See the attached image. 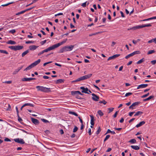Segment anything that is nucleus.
<instances>
[{"mask_svg": "<svg viewBox=\"0 0 156 156\" xmlns=\"http://www.w3.org/2000/svg\"><path fill=\"white\" fill-rule=\"evenodd\" d=\"M67 38L65 39L64 40H63L62 42H59V43L56 44H55L53 45L52 46L49 47L48 48L43 50L44 52H47L48 51H50L51 50H54V49L59 47V46L61 45H62L63 44L65 43L67 41Z\"/></svg>", "mask_w": 156, "mask_h": 156, "instance_id": "obj_1", "label": "nucleus"}, {"mask_svg": "<svg viewBox=\"0 0 156 156\" xmlns=\"http://www.w3.org/2000/svg\"><path fill=\"white\" fill-rule=\"evenodd\" d=\"M74 46L71 45L69 46H65L61 48L59 51L58 53H62L65 51H71L72 50Z\"/></svg>", "mask_w": 156, "mask_h": 156, "instance_id": "obj_2", "label": "nucleus"}, {"mask_svg": "<svg viewBox=\"0 0 156 156\" xmlns=\"http://www.w3.org/2000/svg\"><path fill=\"white\" fill-rule=\"evenodd\" d=\"M151 26V25L150 24H144V25H138L132 28H128V29L127 30H137V29L142 28L144 27H150Z\"/></svg>", "mask_w": 156, "mask_h": 156, "instance_id": "obj_3", "label": "nucleus"}, {"mask_svg": "<svg viewBox=\"0 0 156 156\" xmlns=\"http://www.w3.org/2000/svg\"><path fill=\"white\" fill-rule=\"evenodd\" d=\"M92 75V74H90L87 75H86L80 77V78H78L75 80L74 81L75 82L80 81L81 80H83L87 79L91 77Z\"/></svg>", "mask_w": 156, "mask_h": 156, "instance_id": "obj_4", "label": "nucleus"}, {"mask_svg": "<svg viewBox=\"0 0 156 156\" xmlns=\"http://www.w3.org/2000/svg\"><path fill=\"white\" fill-rule=\"evenodd\" d=\"M71 94L74 96L76 98L78 99H81L82 98L79 95H82L83 94L80 92L79 91H72L71 92Z\"/></svg>", "mask_w": 156, "mask_h": 156, "instance_id": "obj_5", "label": "nucleus"}, {"mask_svg": "<svg viewBox=\"0 0 156 156\" xmlns=\"http://www.w3.org/2000/svg\"><path fill=\"white\" fill-rule=\"evenodd\" d=\"M140 51H136L128 55H127L126 56L125 58L126 59H128L130 57L132 56L135 55L140 54Z\"/></svg>", "mask_w": 156, "mask_h": 156, "instance_id": "obj_6", "label": "nucleus"}, {"mask_svg": "<svg viewBox=\"0 0 156 156\" xmlns=\"http://www.w3.org/2000/svg\"><path fill=\"white\" fill-rule=\"evenodd\" d=\"M14 141L17 143L21 144H24L25 142L22 139H20L19 138H16L14 139Z\"/></svg>", "mask_w": 156, "mask_h": 156, "instance_id": "obj_7", "label": "nucleus"}, {"mask_svg": "<svg viewBox=\"0 0 156 156\" xmlns=\"http://www.w3.org/2000/svg\"><path fill=\"white\" fill-rule=\"evenodd\" d=\"M37 91H41L42 92L48 93L51 91L50 88H37Z\"/></svg>", "mask_w": 156, "mask_h": 156, "instance_id": "obj_8", "label": "nucleus"}, {"mask_svg": "<svg viewBox=\"0 0 156 156\" xmlns=\"http://www.w3.org/2000/svg\"><path fill=\"white\" fill-rule=\"evenodd\" d=\"M35 79V78H24L22 79V81H29Z\"/></svg>", "mask_w": 156, "mask_h": 156, "instance_id": "obj_9", "label": "nucleus"}, {"mask_svg": "<svg viewBox=\"0 0 156 156\" xmlns=\"http://www.w3.org/2000/svg\"><path fill=\"white\" fill-rule=\"evenodd\" d=\"M120 55V54H116L113 55L112 56H111L108 58V61H109L112 59H114L115 58L119 57Z\"/></svg>", "mask_w": 156, "mask_h": 156, "instance_id": "obj_10", "label": "nucleus"}, {"mask_svg": "<svg viewBox=\"0 0 156 156\" xmlns=\"http://www.w3.org/2000/svg\"><path fill=\"white\" fill-rule=\"evenodd\" d=\"M31 119L32 122L35 125H38L39 123V121L37 119L32 118Z\"/></svg>", "mask_w": 156, "mask_h": 156, "instance_id": "obj_11", "label": "nucleus"}, {"mask_svg": "<svg viewBox=\"0 0 156 156\" xmlns=\"http://www.w3.org/2000/svg\"><path fill=\"white\" fill-rule=\"evenodd\" d=\"M15 51L20 50L23 48V46L16 45L15 46Z\"/></svg>", "mask_w": 156, "mask_h": 156, "instance_id": "obj_12", "label": "nucleus"}, {"mask_svg": "<svg viewBox=\"0 0 156 156\" xmlns=\"http://www.w3.org/2000/svg\"><path fill=\"white\" fill-rule=\"evenodd\" d=\"M41 60L40 59H38L37 61H35L34 62L32 63V65L34 67V66H37L38 64H39L41 62Z\"/></svg>", "mask_w": 156, "mask_h": 156, "instance_id": "obj_13", "label": "nucleus"}, {"mask_svg": "<svg viewBox=\"0 0 156 156\" xmlns=\"http://www.w3.org/2000/svg\"><path fill=\"white\" fill-rule=\"evenodd\" d=\"M92 95L93 96L92 97V99L94 101H96L98 100V99L99 98V97L96 94H93Z\"/></svg>", "mask_w": 156, "mask_h": 156, "instance_id": "obj_14", "label": "nucleus"}, {"mask_svg": "<svg viewBox=\"0 0 156 156\" xmlns=\"http://www.w3.org/2000/svg\"><path fill=\"white\" fill-rule=\"evenodd\" d=\"M26 106H29L31 107H34V105L32 104H30V103H25L24 105H23L22 106V107L21 108V110H22L23 108L24 107Z\"/></svg>", "mask_w": 156, "mask_h": 156, "instance_id": "obj_15", "label": "nucleus"}, {"mask_svg": "<svg viewBox=\"0 0 156 156\" xmlns=\"http://www.w3.org/2000/svg\"><path fill=\"white\" fill-rule=\"evenodd\" d=\"M23 67V66H21L20 67H19L17 69H16L13 72V74L15 75Z\"/></svg>", "mask_w": 156, "mask_h": 156, "instance_id": "obj_16", "label": "nucleus"}, {"mask_svg": "<svg viewBox=\"0 0 156 156\" xmlns=\"http://www.w3.org/2000/svg\"><path fill=\"white\" fill-rule=\"evenodd\" d=\"M38 46L34 45L30 46L29 47V49L30 50H35Z\"/></svg>", "mask_w": 156, "mask_h": 156, "instance_id": "obj_17", "label": "nucleus"}, {"mask_svg": "<svg viewBox=\"0 0 156 156\" xmlns=\"http://www.w3.org/2000/svg\"><path fill=\"white\" fill-rule=\"evenodd\" d=\"M90 116L91 118L90 124L91 125L94 126V116L93 115H90Z\"/></svg>", "mask_w": 156, "mask_h": 156, "instance_id": "obj_18", "label": "nucleus"}, {"mask_svg": "<svg viewBox=\"0 0 156 156\" xmlns=\"http://www.w3.org/2000/svg\"><path fill=\"white\" fill-rule=\"evenodd\" d=\"M145 122L144 121H142L140 122L138 124L136 125V127L137 128L139 127L145 123Z\"/></svg>", "mask_w": 156, "mask_h": 156, "instance_id": "obj_19", "label": "nucleus"}, {"mask_svg": "<svg viewBox=\"0 0 156 156\" xmlns=\"http://www.w3.org/2000/svg\"><path fill=\"white\" fill-rule=\"evenodd\" d=\"M130 147L132 149L135 150H138L140 149V147L137 145H131Z\"/></svg>", "mask_w": 156, "mask_h": 156, "instance_id": "obj_20", "label": "nucleus"}, {"mask_svg": "<svg viewBox=\"0 0 156 156\" xmlns=\"http://www.w3.org/2000/svg\"><path fill=\"white\" fill-rule=\"evenodd\" d=\"M147 84H141L137 86V88H145L147 87Z\"/></svg>", "mask_w": 156, "mask_h": 156, "instance_id": "obj_21", "label": "nucleus"}, {"mask_svg": "<svg viewBox=\"0 0 156 156\" xmlns=\"http://www.w3.org/2000/svg\"><path fill=\"white\" fill-rule=\"evenodd\" d=\"M81 89L82 90V92L86 94H89V93L88 92V88H81Z\"/></svg>", "mask_w": 156, "mask_h": 156, "instance_id": "obj_22", "label": "nucleus"}, {"mask_svg": "<svg viewBox=\"0 0 156 156\" xmlns=\"http://www.w3.org/2000/svg\"><path fill=\"white\" fill-rule=\"evenodd\" d=\"M64 80L60 79L56 80V83H64Z\"/></svg>", "mask_w": 156, "mask_h": 156, "instance_id": "obj_23", "label": "nucleus"}, {"mask_svg": "<svg viewBox=\"0 0 156 156\" xmlns=\"http://www.w3.org/2000/svg\"><path fill=\"white\" fill-rule=\"evenodd\" d=\"M143 113V112L140 111H138L134 115V116H137L139 115H140L142 114Z\"/></svg>", "mask_w": 156, "mask_h": 156, "instance_id": "obj_24", "label": "nucleus"}, {"mask_svg": "<svg viewBox=\"0 0 156 156\" xmlns=\"http://www.w3.org/2000/svg\"><path fill=\"white\" fill-rule=\"evenodd\" d=\"M154 97V96H150L148 98L144 99L143 101H148L152 98H153Z\"/></svg>", "mask_w": 156, "mask_h": 156, "instance_id": "obj_25", "label": "nucleus"}, {"mask_svg": "<svg viewBox=\"0 0 156 156\" xmlns=\"http://www.w3.org/2000/svg\"><path fill=\"white\" fill-rule=\"evenodd\" d=\"M29 50H27L24 52H23L22 54V57H24L26 54L28 53L29 52Z\"/></svg>", "mask_w": 156, "mask_h": 156, "instance_id": "obj_26", "label": "nucleus"}, {"mask_svg": "<svg viewBox=\"0 0 156 156\" xmlns=\"http://www.w3.org/2000/svg\"><path fill=\"white\" fill-rule=\"evenodd\" d=\"M34 67L32 65V64L28 66V67H27L24 70V71H27V70H30L33 67Z\"/></svg>", "mask_w": 156, "mask_h": 156, "instance_id": "obj_27", "label": "nucleus"}, {"mask_svg": "<svg viewBox=\"0 0 156 156\" xmlns=\"http://www.w3.org/2000/svg\"><path fill=\"white\" fill-rule=\"evenodd\" d=\"M111 133L112 134H115V133L114 131H111L110 129H108L107 130V131L106 133H105V135H106L108 133Z\"/></svg>", "mask_w": 156, "mask_h": 156, "instance_id": "obj_28", "label": "nucleus"}, {"mask_svg": "<svg viewBox=\"0 0 156 156\" xmlns=\"http://www.w3.org/2000/svg\"><path fill=\"white\" fill-rule=\"evenodd\" d=\"M145 61V59L144 58H143L142 59H141L140 60L138 61L137 62L136 64H139L141 63L144 62Z\"/></svg>", "mask_w": 156, "mask_h": 156, "instance_id": "obj_29", "label": "nucleus"}, {"mask_svg": "<svg viewBox=\"0 0 156 156\" xmlns=\"http://www.w3.org/2000/svg\"><path fill=\"white\" fill-rule=\"evenodd\" d=\"M7 43V44H15L16 43L15 41L12 40H9L8 41Z\"/></svg>", "mask_w": 156, "mask_h": 156, "instance_id": "obj_30", "label": "nucleus"}, {"mask_svg": "<svg viewBox=\"0 0 156 156\" xmlns=\"http://www.w3.org/2000/svg\"><path fill=\"white\" fill-rule=\"evenodd\" d=\"M129 142L132 144H134L136 143V140L135 139H133L130 140L129 141Z\"/></svg>", "mask_w": 156, "mask_h": 156, "instance_id": "obj_31", "label": "nucleus"}, {"mask_svg": "<svg viewBox=\"0 0 156 156\" xmlns=\"http://www.w3.org/2000/svg\"><path fill=\"white\" fill-rule=\"evenodd\" d=\"M69 113L70 114L74 115L76 116H78V115L76 113L73 112L69 111Z\"/></svg>", "mask_w": 156, "mask_h": 156, "instance_id": "obj_32", "label": "nucleus"}, {"mask_svg": "<svg viewBox=\"0 0 156 156\" xmlns=\"http://www.w3.org/2000/svg\"><path fill=\"white\" fill-rule=\"evenodd\" d=\"M155 52V51L154 50H150L148 52H147V55H149V54H152L154 53Z\"/></svg>", "mask_w": 156, "mask_h": 156, "instance_id": "obj_33", "label": "nucleus"}, {"mask_svg": "<svg viewBox=\"0 0 156 156\" xmlns=\"http://www.w3.org/2000/svg\"><path fill=\"white\" fill-rule=\"evenodd\" d=\"M140 103V102H135L134 103H133V104H132V106H133V107H134L135 106H136V105H138Z\"/></svg>", "mask_w": 156, "mask_h": 156, "instance_id": "obj_34", "label": "nucleus"}, {"mask_svg": "<svg viewBox=\"0 0 156 156\" xmlns=\"http://www.w3.org/2000/svg\"><path fill=\"white\" fill-rule=\"evenodd\" d=\"M0 52L1 53H5L6 54H8V52L7 51H6L4 50L0 49Z\"/></svg>", "mask_w": 156, "mask_h": 156, "instance_id": "obj_35", "label": "nucleus"}, {"mask_svg": "<svg viewBox=\"0 0 156 156\" xmlns=\"http://www.w3.org/2000/svg\"><path fill=\"white\" fill-rule=\"evenodd\" d=\"M26 12V11H25V10H23V11H21L19 12H18L17 13H16V15H18L20 14H23V13H24V12Z\"/></svg>", "mask_w": 156, "mask_h": 156, "instance_id": "obj_36", "label": "nucleus"}, {"mask_svg": "<svg viewBox=\"0 0 156 156\" xmlns=\"http://www.w3.org/2000/svg\"><path fill=\"white\" fill-rule=\"evenodd\" d=\"M87 3V5L89 4V2H86L83 3L81 5V6L83 7H85Z\"/></svg>", "mask_w": 156, "mask_h": 156, "instance_id": "obj_37", "label": "nucleus"}, {"mask_svg": "<svg viewBox=\"0 0 156 156\" xmlns=\"http://www.w3.org/2000/svg\"><path fill=\"white\" fill-rule=\"evenodd\" d=\"M98 114L101 116H103V113L101 110H99L98 111Z\"/></svg>", "mask_w": 156, "mask_h": 156, "instance_id": "obj_38", "label": "nucleus"}, {"mask_svg": "<svg viewBox=\"0 0 156 156\" xmlns=\"http://www.w3.org/2000/svg\"><path fill=\"white\" fill-rule=\"evenodd\" d=\"M114 109V108H108V110H109V112H108V113H109L111 112H112Z\"/></svg>", "mask_w": 156, "mask_h": 156, "instance_id": "obj_39", "label": "nucleus"}, {"mask_svg": "<svg viewBox=\"0 0 156 156\" xmlns=\"http://www.w3.org/2000/svg\"><path fill=\"white\" fill-rule=\"evenodd\" d=\"M110 137V135H106L105 138L104 140V142H105L107 140L109 137Z\"/></svg>", "mask_w": 156, "mask_h": 156, "instance_id": "obj_40", "label": "nucleus"}, {"mask_svg": "<svg viewBox=\"0 0 156 156\" xmlns=\"http://www.w3.org/2000/svg\"><path fill=\"white\" fill-rule=\"evenodd\" d=\"M101 129L100 128V127L99 126L98 127V130H97V131L96 132V134L97 135L99 133H100V132H101Z\"/></svg>", "mask_w": 156, "mask_h": 156, "instance_id": "obj_41", "label": "nucleus"}, {"mask_svg": "<svg viewBox=\"0 0 156 156\" xmlns=\"http://www.w3.org/2000/svg\"><path fill=\"white\" fill-rule=\"evenodd\" d=\"M13 3H14L13 2H11L9 3H8L7 4H6L2 5L1 6H3V7L6 6H8V5H9L10 4H12Z\"/></svg>", "mask_w": 156, "mask_h": 156, "instance_id": "obj_42", "label": "nucleus"}, {"mask_svg": "<svg viewBox=\"0 0 156 156\" xmlns=\"http://www.w3.org/2000/svg\"><path fill=\"white\" fill-rule=\"evenodd\" d=\"M149 95V93H148L144 95H143L141 96V98H145V97H147Z\"/></svg>", "mask_w": 156, "mask_h": 156, "instance_id": "obj_43", "label": "nucleus"}, {"mask_svg": "<svg viewBox=\"0 0 156 156\" xmlns=\"http://www.w3.org/2000/svg\"><path fill=\"white\" fill-rule=\"evenodd\" d=\"M78 127L77 126H75L74 128V129H73V133L76 132V131H77V130H78Z\"/></svg>", "mask_w": 156, "mask_h": 156, "instance_id": "obj_44", "label": "nucleus"}, {"mask_svg": "<svg viewBox=\"0 0 156 156\" xmlns=\"http://www.w3.org/2000/svg\"><path fill=\"white\" fill-rule=\"evenodd\" d=\"M99 103H103L104 105H105L107 103V102L105 100H103L102 101H99Z\"/></svg>", "mask_w": 156, "mask_h": 156, "instance_id": "obj_45", "label": "nucleus"}, {"mask_svg": "<svg viewBox=\"0 0 156 156\" xmlns=\"http://www.w3.org/2000/svg\"><path fill=\"white\" fill-rule=\"evenodd\" d=\"M132 94V93L131 92H128L126 93L125 95L126 97H128L129 96L131 95Z\"/></svg>", "mask_w": 156, "mask_h": 156, "instance_id": "obj_46", "label": "nucleus"}, {"mask_svg": "<svg viewBox=\"0 0 156 156\" xmlns=\"http://www.w3.org/2000/svg\"><path fill=\"white\" fill-rule=\"evenodd\" d=\"M15 46H11L9 47V48L15 51Z\"/></svg>", "mask_w": 156, "mask_h": 156, "instance_id": "obj_47", "label": "nucleus"}, {"mask_svg": "<svg viewBox=\"0 0 156 156\" xmlns=\"http://www.w3.org/2000/svg\"><path fill=\"white\" fill-rule=\"evenodd\" d=\"M16 32V30L15 29H12L10 30L9 31V33H11L12 34H14Z\"/></svg>", "mask_w": 156, "mask_h": 156, "instance_id": "obj_48", "label": "nucleus"}, {"mask_svg": "<svg viewBox=\"0 0 156 156\" xmlns=\"http://www.w3.org/2000/svg\"><path fill=\"white\" fill-rule=\"evenodd\" d=\"M155 38H154L153 39H152L150 41H148V43H151L152 42H154L155 43Z\"/></svg>", "mask_w": 156, "mask_h": 156, "instance_id": "obj_49", "label": "nucleus"}, {"mask_svg": "<svg viewBox=\"0 0 156 156\" xmlns=\"http://www.w3.org/2000/svg\"><path fill=\"white\" fill-rule=\"evenodd\" d=\"M99 32H96V33H95L90 34L89 35V36L90 37V36H91L93 35H95L96 34H99Z\"/></svg>", "mask_w": 156, "mask_h": 156, "instance_id": "obj_50", "label": "nucleus"}, {"mask_svg": "<svg viewBox=\"0 0 156 156\" xmlns=\"http://www.w3.org/2000/svg\"><path fill=\"white\" fill-rule=\"evenodd\" d=\"M41 120L42 121L45 123L49 122V121L48 120L44 119H41Z\"/></svg>", "mask_w": 156, "mask_h": 156, "instance_id": "obj_51", "label": "nucleus"}, {"mask_svg": "<svg viewBox=\"0 0 156 156\" xmlns=\"http://www.w3.org/2000/svg\"><path fill=\"white\" fill-rule=\"evenodd\" d=\"M34 41H28L26 42V43L27 44H28L30 43H33Z\"/></svg>", "mask_w": 156, "mask_h": 156, "instance_id": "obj_52", "label": "nucleus"}, {"mask_svg": "<svg viewBox=\"0 0 156 156\" xmlns=\"http://www.w3.org/2000/svg\"><path fill=\"white\" fill-rule=\"evenodd\" d=\"M46 40H44L43 41H41V45H43L45 43H46Z\"/></svg>", "mask_w": 156, "mask_h": 156, "instance_id": "obj_53", "label": "nucleus"}, {"mask_svg": "<svg viewBox=\"0 0 156 156\" xmlns=\"http://www.w3.org/2000/svg\"><path fill=\"white\" fill-rule=\"evenodd\" d=\"M12 83V81H5L4 82H3V83H7L8 84H10Z\"/></svg>", "mask_w": 156, "mask_h": 156, "instance_id": "obj_54", "label": "nucleus"}, {"mask_svg": "<svg viewBox=\"0 0 156 156\" xmlns=\"http://www.w3.org/2000/svg\"><path fill=\"white\" fill-rule=\"evenodd\" d=\"M52 62V61H50V62H45V63H44V64H43V66H45L46 65H47L48 64H49V63H51Z\"/></svg>", "mask_w": 156, "mask_h": 156, "instance_id": "obj_55", "label": "nucleus"}, {"mask_svg": "<svg viewBox=\"0 0 156 156\" xmlns=\"http://www.w3.org/2000/svg\"><path fill=\"white\" fill-rule=\"evenodd\" d=\"M118 111H116L115 113V114L113 115V117L114 118H115L117 117V115L118 114Z\"/></svg>", "mask_w": 156, "mask_h": 156, "instance_id": "obj_56", "label": "nucleus"}, {"mask_svg": "<svg viewBox=\"0 0 156 156\" xmlns=\"http://www.w3.org/2000/svg\"><path fill=\"white\" fill-rule=\"evenodd\" d=\"M44 52V50L42 51H41L38 54V56H40L41 55V54H43Z\"/></svg>", "mask_w": 156, "mask_h": 156, "instance_id": "obj_57", "label": "nucleus"}, {"mask_svg": "<svg viewBox=\"0 0 156 156\" xmlns=\"http://www.w3.org/2000/svg\"><path fill=\"white\" fill-rule=\"evenodd\" d=\"M134 113H135V112H130L129 113V116H131Z\"/></svg>", "mask_w": 156, "mask_h": 156, "instance_id": "obj_58", "label": "nucleus"}, {"mask_svg": "<svg viewBox=\"0 0 156 156\" xmlns=\"http://www.w3.org/2000/svg\"><path fill=\"white\" fill-rule=\"evenodd\" d=\"M151 63L153 65H154L156 63V60H154L151 61Z\"/></svg>", "mask_w": 156, "mask_h": 156, "instance_id": "obj_59", "label": "nucleus"}, {"mask_svg": "<svg viewBox=\"0 0 156 156\" xmlns=\"http://www.w3.org/2000/svg\"><path fill=\"white\" fill-rule=\"evenodd\" d=\"M88 133L89 135H91V129L89 128L88 129Z\"/></svg>", "mask_w": 156, "mask_h": 156, "instance_id": "obj_60", "label": "nucleus"}, {"mask_svg": "<svg viewBox=\"0 0 156 156\" xmlns=\"http://www.w3.org/2000/svg\"><path fill=\"white\" fill-rule=\"evenodd\" d=\"M78 118L79 119V120L80 122L81 123V124H83V121L82 119H81L80 117L79 116Z\"/></svg>", "mask_w": 156, "mask_h": 156, "instance_id": "obj_61", "label": "nucleus"}, {"mask_svg": "<svg viewBox=\"0 0 156 156\" xmlns=\"http://www.w3.org/2000/svg\"><path fill=\"white\" fill-rule=\"evenodd\" d=\"M43 78L44 79H48L49 78V77L47 76H43Z\"/></svg>", "mask_w": 156, "mask_h": 156, "instance_id": "obj_62", "label": "nucleus"}, {"mask_svg": "<svg viewBox=\"0 0 156 156\" xmlns=\"http://www.w3.org/2000/svg\"><path fill=\"white\" fill-rule=\"evenodd\" d=\"M4 140L5 141H11V140L7 138H6Z\"/></svg>", "mask_w": 156, "mask_h": 156, "instance_id": "obj_63", "label": "nucleus"}, {"mask_svg": "<svg viewBox=\"0 0 156 156\" xmlns=\"http://www.w3.org/2000/svg\"><path fill=\"white\" fill-rule=\"evenodd\" d=\"M124 121V119L123 118H122L119 121V122L120 123H122Z\"/></svg>", "mask_w": 156, "mask_h": 156, "instance_id": "obj_64", "label": "nucleus"}]
</instances>
